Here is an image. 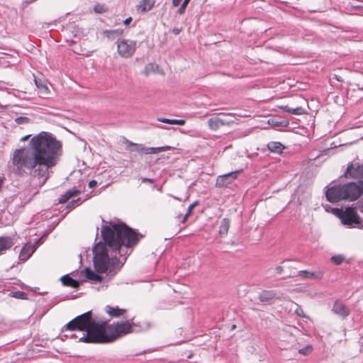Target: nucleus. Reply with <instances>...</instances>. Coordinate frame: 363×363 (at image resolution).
Returning a JSON list of instances; mask_svg holds the SVG:
<instances>
[{
  "mask_svg": "<svg viewBox=\"0 0 363 363\" xmlns=\"http://www.w3.org/2000/svg\"><path fill=\"white\" fill-rule=\"evenodd\" d=\"M61 153V143L51 133L41 132L30 139L27 147L13 151L11 167L17 176L29 174L41 187L50 177L49 169L57 164Z\"/></svg>",
  "mask_w": 363,
  "mask_h": 363,
  "instance_id": "1",
  "label": "nucleus"
},
{
  "mask_svg": "<svg viewBox=\"0 0 363 363\" xmlns=\"http://www.w3.org/2000/svg\"><path fill=\"white\" fill-rule=\"evenodd\" d=\"M101 235L105 243L99 242L95 245L94 265L99 273H111L119 264L117 252L122 245H135L138 241V235L123 223L103 226Z\"/></svg>",
  "mask_w": 363,
  "mask_h": 363,
  "instance_id": "2",
  "label": "nucleus"
},
{
  "mask_svg": "<svg viewBox=\"0 0 363 363\" xmlns=\"http://www.w3.org/2000/svg\"><path fill=\"white\" fill-rule=\"evenodd\" d=\"M133 325L130 321H124L109 325L111 333L108 335L106 333L105 323H99L91 317V312L84 313L78 315L65 326V330L70 332H83L79 337L76 333L69 335L72 338L79 337V342L86 343H106L114 341L116 338L130 333L133 331Z\"/></svg>",
  "mask_w": 363,
  "mask_h": 363,
  "instance_id": "3",
  "label": "nucleus"
},
{
  "mask_svg": "<svg viewBox=\"0 0 363 363\" xmlns=\"http://www.w3.org/2000/svg\"><path fill=\"white\" fill-rule=\"evenodd\" d=\"M363 195V182L359 180L344 185H334L326 191V198L330 202L341 200L354 201Z\"/></svg>",
  "mask_w": 363,
  "mask_h": 363,
  "instance_id": "4",
  "label": "nucleus"
},
{
  "mask_svg": "<svg viewBox=\"0 0 363 363\" xmlns=\"http://www.w3.org/2000/svg\"><path fill=\"white\" fill-rule=\"evenodd\" d=\"M333 213L340 219L341 223L345 225L353 228L362 225L359 216L353 208H347L345 210L335 208Z\"/></svg>",
  "mask_w": 363,
  "mask_h": 363,
  "instance_id": "5",
  "label": "nucleus"
},
{
  "mask_svg": "<svg viewBox=\"0 0 363 363\" xmlns=\"http://www.w3.org/2000/svg\"><path fill=\"white\" fill-rule=\"evenodd\" d=\"M119 55L123 58L130 57L136 49V42L134 40L120 39L117 43Z\"/></svg>",
  "mask_w": 363,
  "mask_h": 363,
  "instance_id": "6",
  "label": "nucleus"
},
{
  "mask_svg": "<svg viewBox=\"0 0 363 363\" xmlns=\"http://www.w3.org/2000/svg\"><path fill=\"white\" fill-rule=\"evenodd\" d=\"M345 176L357 179L363 178V164L352 163L349 165L345 172Z\"/></svg>",
  "mask_w": 363,
  "mask_h": 363,
  "instance_id": "7",
  "label": "nucleus"
},
{
  "mask_svg": "<svg viewBox=\"0 0 363 363\" xmlns=\"http://www.w3.org/2000/svg\"><path fill=\"white\" fill-rule=\"evenodd\" d=\"M238 171L232 172L223 175H220L217 178L216 185L218 186L223 187L226 186L228 184H231L232 182L235 179L238 177Z\"/></svg>",
  "mask_w": 363,
  "mask_h": 363,
  "instance_id": "8",
  "label": "nucleus"
},
{
  "mask_svg": "<svg viewBox=\"0 0 363 363\" xmlns=\"http://www.w3.org/2000/svg\"><path fill=\"white\" fill-rule=\"evenodd\" d=\"M233 121H229L219 117H213L208 119V126L212 130H216L222 126L230 125Z\"/></svg>",
  "mask_w": 363,
  "mask_h": 363,
  "instance_id": "9",
  "label": "nucleus"
},
{
  "mask_svg": "<svg viewBox=\"0 0 363 363\" xmlns=\"http://www.w3.org/2000/svg\"><path fill=\"white\" fill-rule=\"evenodd\" d=\"M37 243L35 245H31L30 243L26 244L21 249L19 254L20 260L26 261L35 251Z\"/></svg>",
  "mask_w": 363,
  "mask_h": 363,
  "instance_id": "10",
  "label": "nucleus"
},
{
  "mask_svg": "<svg viewBox=\"0 0 363 363\" xmlns=\"http://www.w3.org/2000/svg\"><path fill=\"white\" fill-rule=\"evenodd\" d=\"M13 245V239L8 236L0 237V255L9 250Z\"/></svg>",
  "mask_w": 363,
  "mask_h": 363,
  "instance_id": "11",
  "label": "nucleus"
},
{
  "mask_svg": "<svg viewBox=\"0 0 363 363\" xmlns=\"http://www.w3.org/2000/svg\"><path fill=\"white\" fill-rule=\"evenodd\" d=\"M154 4V0H143L137 6V10L138 12L145 13L151 10Z\"/></svg>",
  "mask_w": 363,
  "mask_h": 363,
  "instance_id": "12",
  "label": "nucleus"
},
{
  "mask_svg": "<svg viewBox=\"0 0 363 363\" xmlns=\"http://www.w3.org/2000/svg\"><path fill=\"white\" fill-rule=\"evenodd\" d=\"M106 311L110 316L118 318L120 316L123 315L126 310L120 308L118 307H112L110 306H107L106 308Z\"/></svg>",
  "mask_w": 363,
  "mask_h": 363,
  "instance_id": "13",
  "label": "nucleus"
},
{
  "mask_svg": "<svg viewBox=\"0 0 363 363\" xmlns=\"http://www.w3.org/2000/svg\"><path fill=\"white\" fill-rule=\"evenodd\" d=\"M277 298V293L274 291H262L259 295V299L262 302L269 301Z\"/></svg>",
  "mask_w": 363,
  "mask_h": 363,
  "instance_id": "14",
  "label": "nucleus"
},
{
  "mask_svg": "<svg viewBox=\"0 0 363 363\" xmlns=\"http://www.w3.org/2000/svg\"><path fill=\"white\" fill-rule=\"evenodd\" d=\"M333 311L337 315L345 317L349 314L348 309L340 302H335Z\"/></svg>",
  "mask_w": 363,
  "mask_h": 363,
  "instance_id": "15",
  "label": "nucleus"
},
{
  "mask_svg": "<svg viewBox=\"0 0 363 363\" xmlns=\"http://www.w3.org/2000/svg\"><path fill=\"white\" fill-rule=\"evenodd\" d=\"M298 276L306 279H321L322 274L321 273H315L313 272L308 271H300L298 273Z\"/></svg>",
  "mask_w": 363,
  "mask_h": 363,
  "instance_id": "16",
  "label": "nucleus"
},
{
  "mask_svg": "<svg viewBox=\"0 0 363 363\" xmlns=\"http://www.w3.org/2000/svg\"><path fill=\"white\" fill-rule=\"evenodd\" d=\"M267 148L272 152L281 153L285 147L279 142L271 141L267 144Z\"/></svg>",
  "mask_w": 363,
  "mask_h": 363,
  "instance_id": "17",
  "label": "nucleus"
},
{
  "mask_svg": "<svg viewBox=\"0 0 363 363\" xmlns=\"http://www.w3.org/2000/svg\"><path fill=\"white\" fill-rule=\"evenodd\" d=\"M84 274L86 278L89 280L94 281H101L102 280V277L96 274L93 270L89 268H86L84 271Z\"/></svg>",
  "mask_w": 363,
  "mask_h": 363,
  "instance_id": "18",
  "label": "nucleus"
},
{
  "mask_svg": "<svg viewBox=\"0 0 363 363\" xmlns=\"http://www.w3.org/2000/svg\"><path fill=\"white\" fill-rule=\"evenodd\" d=\"M172 149L170 146H162L158 147H145L144 149V153L145 154H157L159 152L169 150Z\"/></svg>",
  "mask_w": 363,
  "mask_h": 363,
  "instance_id": "19",
  "label": "nucleus"
},
{
  "mask_svg": "<svg viewBox=\"0 0 363 363\" xmlns=\"http://www.w3.org/2000/svg\"><path fill=\"white\" fill-rule=\"evenodd\" d=\"M35 83L39 90V94L43 97H46V96L49 93V89H48V86L45 83L41 82L40 81H38L36 79H35Z\"/></svg>",
  "mask_w": 363,
  "mask_h": 363,
  "instance_id": "20",
  "label": "nucleus"
},
{
  "mask_svg": "<svg viewBox=\"0 0 363 363\" xmlns=\"http://www.w3.org/2000/svg\"><path fill=\"white\" fill-rule=\"evenodd\" d=\"M61 281L65 286H69L72 288H77L79 285L77 281L72 279L69 275L62 277Z\"/></svg>",
  "mask_w": 363,
  "mask_h": 363,
  "instance_id": "21",
  "label": "nucleus"
},
{
  "mask_svg": "<svg viewBox=\"0 0 363 363\" xmlns=\"http://www.w3.org/2000/svg\"><path fill=\"white\" fill-rule=\"evenodd\" d=\"M79 191L78 190H69L64 195H62L59 199V203H65L67 202L70 198L73 196H76L78 195Z\"/></svg>",
  "mask_w": 363,
  "mask_h": 363,
  "instance_id": "22",
  "label": "nucleus"
},
{
  "mask_svg": "<svg viewBox=\"0 0 363 363\" xmlns=\"http://www.w3.org/2000/svg\"><path fill=\"white\" fill-rule=\"evenodd\" d=\"M230 228V220L228 218H223L221 220L219 233L221 236H225Z\"/></svg>",
  "mask_w": 363,
  "mask_h": 363,
  "instance_id": "23",
  "label": "nucleus"
},
{
  "mask_svg": "<svg viewBox=\"0 0 363 363\" xmlns=\"http://www.w3.org/2000/svg\"><path fill=\"white\" fill-rule=\"evenodd\" d=\"M284 112L292 113L294 115H301L303 113V109L301 107L297 106L295 108H290L288 106H280Z\"/></svg>",
  "mask_w": 363,
  "mask_h": 363,
  "instance_id": "24",
  "label": "nucleus"
},
{
  "mask_svg": "<svg viewBox=\"0 0 363 363\" xmlns=\"http://www.w3.org/2000/svg\"><path fill=\"white\" fill-rule=\"evenodd\" d=\"M157 120L160 122L171 125H183L185 124V121L182 119H169L165 118H160Z\"/></svg>",
  "mask_w": 363,
  "mask_h": 363,
  "instance_id": "25",
  "label": "nucleus"
},
{
  "mask_svg": "<svg viewBox=\"0 0 363 363\" xmlns=\"http://www.w3.org/2000/svg\"><path fill=\"white\" fill-rule=\"evenodd\" d=\"M268 123L272 126H284L286 127L288 125L289 123L286 121H278L275 118H271L268 121Z\"/></svg>",
  "mask_w": 363,
  "mask_h": 363,
  "instance_id": "26",
  "label": "nucleus"
},
{
  "mask_svg": "<svg viewBox=\"0 0 363 363\" xmlns=\"http://www.w3.org/2000/svg\"><path fill=\"white\" fill-rule=\"evenodd\" d=\"M130 151H135L138 152H144L145 147L143 145H138L134 143H130Z\"/></svg>",
  "mask_w": 363,
  "mask_h": 363,
  "instance_id": "27",
  "label": "nucleus"
},
{
  "mask_svg": "<svg viewBox=\"0 0 363 363\" xmlns=\"http://www.w3.org/2000/svg\"><path fill=\"white\" fill-rule=\"evenodd\" d=\"M198 204V201H195L193 203H191L189 208H188V210H187V213H186V215L184 216L183 220H182V223H185V221L186 220L187 218L191 215L193 209L194 208V207Z\"/></svg>",
  "mask_w": 363,
  "mask_h": 363,
  "instance_id": "28",
  "label": "nucleus"
},
{
  "mask_svg": "<svg viewBox=\"0 0 363 363\" xmlns=\"http://www.w3.org/2000/svg\"><path fill=\"white\" fill-rule=\"evenodd\" d=\"M94 11L97 13H102L106 11V9L103 4H96L94 7Z\"/></svg>",
  "mask_w": 363,
  "mask_h": 363,
  "instance_id": "29",
  "label": "nucleus"
},
{
  "mask_svg": "<svg viewBox=\"0 0 363 363\" xmlns=\"http://www.w3.org/2000/svg\"><path fill=\"white\" fill-rule=\"evenodd\" d=\"M189 1H190V0H184L181 6L178 9V13L179 14H183L185 12L186 8L188 4L189 3Z\"/></svg>",
  "mask_w": 363,
  "mask_h": 363,
  "instance_id": "30",
  "label": "nucleus"
},
{
  "mask_svg": "<svg viewBox=\"0 0 363 363\" xmlns=\"http://www.w3.org/2000/svg\"><path fill=\"white\" fill-rule=\"evenodd\" d=\"M311 351H312V347L310 345H308V346L305 347L304 348L299 350L298 352L301 354L307 355L309 353H311Z\"/></svg>",
  "mask_w": 363,
  "mask_h": 363,
  "instance_id": "31",
  "label": "nucleus"
},
{
  "mask_svg": "<svg viewBox=\"0 0 363 363\" xmlns=\"http://www.w3.org/2000/svg\"><path fill=\"white\" fill-rule=\"evenodd\" d=\"M332 261L336 264H340L342 262L344 258L342 256H340V255H337V256H333L332 258H331Z\"/></svg>",
  "mask_w": 363,
  "mask_h": 363,
  "instance_id": "32",
  "label": "nucleus"
},
{
  "mask_svg": "<svg viewBox=\"0 0 363 363\" xmlns=\"http://www.w3.org/2000/svg\"><path fill=\"white\" fill-rule=\"evenodd\" d=\"M16 122L18 124L26 123L28 122V118L26 117H22V116L18 117L17 118H16Z\"/></svg>",
  "mask_w": 363,
  "mask_h": 363,
  "instance_id": "33",
  "label": "nucleus"
},
{
  "mask_svg": "<svg viewBox=\"0 0 363 363\" xmlns=\"http://www.w3.org/2000/svg\"><path fill=\"white\" fill-rule=\"evenodd\" d=\"M155 66V65L152 63L146 65L145 69L146 74H149L150 72H152L154 70Z\"/></svg>",
  "mask_w": 363,
  "mask_h": 363,
  "instance_id": "34",
  "label": "nucleus"
},
{
  "mask_svg": "<svg viewBox=\"0 0 363 363\" xmlns=\"http://www.w3.org/2000/svg\"><path fill=\"white\" fill-rule=\"evenodd\" d=\"M296 313L301 316V317H304L305 316V314L303 313V311L301 308L300 307H298L296 309Z\"/></svg>",
  "mask_w": 363,
  "mask_h": 363,
  "instance_id": "35",
  "label": "nucleus"
},
{
  "mask_svg": "<svg viewBox=\"0 0 363 363\" xmlns=\"http://www.w3.org/2000/svg\"><path fill=\"white\" fill-rule=\"evenodd\" d=\"M141 180L143 182H148V183H153V179H149V178H146V177H142L141 178Z\"/></svg>",
  "mask_w": 363,
  "mask_h": 363,
  "instance_id": "36",
  "label": "nucleus"
},
{
  "mask_svg": "<svg viewBox=\"0 0 363 363\" xmlns=\"http://www.w3.org/2000/svg\"><path fill=\"white\" fill-rule=\"evenodd\" d=\"M96 184H97L96 181H95V180H91V181H90V182H89V186L90 188H94V187H95V186H96Z\"/></svg>",
  "mask_w": 363,
  "mask_h": 363,
  "instance_id": "37",
  "label": "nucleus"
},
{
  "mask_svg": "<svg viewBox=\"0 0 363 363\" xmlns=\"http://www.w3.org/2000/svg\"><path fill=\"white\" fill-rule=\"evenodd\" d=\"M181 1H182V0H172L173 6H174V7L178 6L180 4Z\"/></svg>",
  "mask_w": 363,
  "mask_h": 363,
  "instance_id": "38",
  "label": "nucleus"
},
{
  "mask_svg": "<svg viewBox=\"0 0 363 363\" xmlns=\"http://www.w3.org/2000/svg\"><path fill=\"white\" fill-rule=\"evenodd\" d=\"M274 270H275L276 273L281 274L283 271V269L281 266H278V267H275Z\"/></svg>",
  "mask_w": 363,
  "mask_h": 363,
  "instance_id": "39",
  "label": "nucleus"
},
{
  "mask_svg": "<svg viewBox=\"0 0 363 363\" xmlns=\"http://www.w3.org/2000/svg\"><path fill=\"white\" fill-rule=\"evenodd\" d=\"M181 32V28H175L172 30V33L175 35H178Z\"/></svg>",
  "mask_w": 363,
  "mask_h": 363,
  "instance_id": "40",
  "label": "nucleus"
},
{
  "mask_svg": "<svg viewBox=\"0 0 363 363\" xmlns=\"http://www.w3.org/2000/svg\"><path fill=\"white\" fill-rule=\"evenodd\" d=\"M359 211L362 213H363V199L362 201H360L359 203Z\"/></svg>",
  "mask_w": 363,
  "mask_h": 363,
  "instance_id": "41",
  "label": "nucleus"
},
{
  "mask_svg": "<svg viewBox=\"0 0 363 363\" xmlns=\"http://www.w3.org/2000/svg\"><path fill=\"white\" fill-rule=\"evenodd\" d=\"M131 21H132V18L130 17H129L123 21V23L127 26L130 23Z\"/></svg>",
  "mask_w": 363,
  "mask_h": 363,
  "instance_id": "42",
  "label": "nucleus"
},
{
  "mask_svg": "<svg viewBox=\"0 0 363 363\" xmlns=\"http://www.w3.org/2000/svg\"><path fill=\"white\" fill-rule=\"evenodd\" d=\"M30 135H27L23 137L21 139V141H23V142L26 141L30 138Z\"/></svg>",
  "mask_w": 363,
  "mask_h": 363,
  "instance_id": "43",
  "label": "nucleus"
},
{
  "mask_svg": "<svg viewBox=\"0 0 363 363\" xmlns=\"http://www.w3.org/2000/svg\"><path fill=\"white\" fill-rule=\"evenodd\" d=\"M218 115V116H230L231 114L230 113H219Z\"/></svg>",
  "mask_w": 363,
  "mask_h": 363,
  "instance_id": "44",
  "label": "nucleus"
}]
</instances>
